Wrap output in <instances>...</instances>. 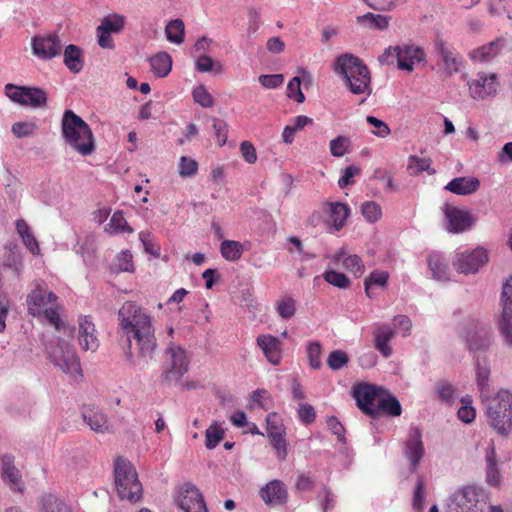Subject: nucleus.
Listing matches in <instances>:
<instances>
[{
	"mask_svg": "<svg viewBox=\"0 0 512 512\" xmlns=\"http://www.w3.org/2000/svg\"><path fill=\"white\" fill-rule=\"evenodd\" d=\"M118 319L126 338V360L142 370L154 359L157 348L151 317L134 302L127 301L119 310Z\"/></svg>",
	"mask_w": 512,
	"mask_h": 512,
	"instance_id": "f257e3e1",
	"label": "nucleus"
},
{
	"mask_svg": "<svg viewBox=\"0 0 512 512\" xmlns=\"http://www.w3.org/2000/svg\"><path fill=\"white\" fill-rule=\"evenodd\" d=\"M334 70L342 77L351 93L370 95V71L359 57L349 53L340 55L335 61Z\"/></svg>",
	"mask_w": 512,
	"mask_h": 512,
	"instance_id": "f03ea898",
	"label": "nucleus"
},
{
	"mask_svg": "<svg viewBox=\"0 0 512 512\" xmlns=\"http://www.w3.org/2000/svg\"><path fill=\"white\" fill-rule=\"evenodd\" d=\"M65 141L81 155H90L95 150L94 137L89 125L72 110H66L61 122Z\"/></svg>",
	"mask_w": 512,
	"mask_h": 512,
	"instance_id": "7ed1b4c3",
	"label": "nucleus"
},
{
	"mask_svg": "<svg viewBox=\"0 0 512 512\" xmlns=\"http://www.w3.org/2000/svg\"><path fill=\"white\" fill-rule=\"evenodd\" d=\"M114 482L118 497L131 503L142 497V484L133 464L124 457H117L114 462Z\"/></svg>",
	"mask_w": 512,
	"mask_h": 512,
	"instance_id": "20e7f679",
	"label": "nucleus"
},
{
	"mask_svg": "<svg viewBox=\"0 0 512 512\" xmlns=\"http://www.w3.org/2000/svg\"><path fill=\"white\" fill-rule=\"evenodd\" d=\"M487 415L491 426L501 435L512 430V393L500 390L487 404Z\"/></svg>",
	"mask_w": 512,
	"mask_h": 512,
	"instance_id": "39448f33",
	"label": "nucleus"
},
{
	"mask_svg": "<svg viewBox=\"0 0 512 512\" xmlns=\"http://www.w3.org/2000/svg\"><path fill=\"white\" fill-rule=\"evenodd\" d=\"M165 353L168 357V366L161 375V382L164 386L178 384L189 370V359L186 351L180 346L171 344Z\"/></svg>",
	"mask_w": 512,
	"mask_h": 512,
	"instance_id": "423d86ee",
	"label": "nucleus"
},
{
	"mask_svg": "<svg viewBox=\"0 0 512 512\" xmlns=\"http://www.w3.org/2000/svg\"><path fill=\"white\" fill-rule=\"evenodd\" d=\"M6 96L13 102L22 106H30L39 108L46 106L47 93L38 87L17 86L14 84H6Z\"/></svg>",
	"mask_w": 512,
	"mask_h": 512,
	"instance_id": "0eeeda50",
	"label": "nucleus"
},
{
	"mask_svg": "<svg viewBox=\"0 0 512 512\" xmlns=\"http://www.w3.org/2000/svg\"><path fill=\"white\" fill-rule=\"evenodd\" d=\"M50 359L66 374L74 375L81 372L80 361L74 347L63 339H58L56 346L50 351Z\"/></svg>",
	"mask_w": 512,
	"mask_h": 512,
	"instance_id": "6e6552de",
	"label": "nucleus"
},
{
	"mask_svg": "<svg viewBox=\"0 0 512 512\" xmlns=\"http://www.w3.org/2000/svg\"><path fill=\"white\" fill-rule=\"evenodd\" d=\"M382 392H385V388L369 383H359L353 387L357 407L371 418H375L378 399Z\"/></svg>",
	"mask_w": 512,
	"mask_h": 512,
	"instance_id": "1a4fd4ad",
	"label": "nucleus"
},
{
	"mask_svg": "<svg viewBox=\"0 0 512 512\" xmlns=\"http://www.w3.org/2000/svg\"><path fill=\"white\" fill-rule=\"evenodd\" d=\"M487 261V251L483 248H476L472 251L457 253L453 260V266L460 273H476Z\"/></svg>",
	"mask_w": 512,
	"mask_h": 512,
	"instance_id": "9d476101",
	"label": "nucleus"
},
{
	"mask_svg": "<svg viewBox=\"0 0 512 512\" xmlns=\"http://www.w3.org/2000/svg\"><path fill=\"white\" fill-rule=\"evenodd\" d=\"M501 299L503 302L499 331L504 343L512 347V276L503 285Z\"/></svg>",
	"mask_w": 512,
	"mask_h": 512,
	"instance_id": "9b49d317",
	"label": "nucleus"
},
{
	"mask_svg": "<svg viewBox=\"0 0 512 512\" xmlns=\"http://www.w3.org/2000/svg\"><path fill=\"white\" fill-rule=\"evenodd\" d=\"M56 299V294L48 290L47 284L43 280L36 281L26 300L29 314L41 315L47 305Z\"/></svg>",
	"mask_w": 512,
	"mask_h": 512,
	"instance_id": "f8f14e48",
	"label": "nucleus"
},
{
	"mask_svg": "<svg viewBox=\"0 0 512 512\" xmlns=\"http://www.w3.org/2000/svg\"><path fill=\"white\" fill-rule=\"evenodd\" d=\"M176 502L184 512H208L203 495L191 483H186L180 488Z\"/></svg>",
	"mask_w": 512,
	"mask_h": 512,
	"instance_id": "ddd939ff",
	"label": "nucleus"
},
{
	"mask_svg": "<svg viewBox=\"0 0 512 512\" xmlns=\"http://www.w3.org/2000/svg\"><path fill=\"white\" fill-rule=\"evenodd\" d=\"M267 435L274 449L277 451L279 459L284 460L287 456V443L284 439L285 427L280 416L275 413H269L266 417Z\"/></svg>",
	"mask_w": 512,
	"mask_h": 512,
	"instance_id": "4468645a",
	"label": "nucleus"
},
{
	"mask_svg": "<svg viewBox=\"0 0 512 512\" xmlns=\"http://www.w3.org/2000/svg\"><path fill=\"white\" fill-rule=\"evenodd\" d=\"M403 454L409 461V471L415 472L425 454V448L422 441V431L420 428H410Z\"/></svg>",
	"mask_w": 512,
	"mask_h": 512,
	"instance_id": "2eb2a0df",
	"label": "nucleus"
},
{
	"mask_svg": "<svg viewBox=\"0 0 512 512\" xmlns=\"http://www.w3.org/2000/svg\"><path fill=\"white\" fill-rule=\"evenodd\" d=\"M462 337L468 350L472 353L485 352L491 345V333L485 327H478L475 322H470Z\"/></svg>",
	"mask_w": 512,
	"mask_h": 512,
	"instance_id": "dca6fc26",
	"label": "nucleus"
},
{
	"mask_svg": "<svg viewBox=\"0 0 512 512\" xmlns=\"http://www.w3.org/2000/svg\"><path fill=\"white\" fill-rule=\"evenodd\" d=\"M446 229L453 234L462 233L472 228L475 218L465 210L447 204L444 209Z\"/></svg>",
	"mask_w": 512,
	"mask_h": 512,
	"instance_id": "f3484780",
	"label": "nucleus"
},
{
	"mask_svg": "<svg viewBox=\"0 0 512 512\" xmlns=\"http://www.w3.org/2000/svg\"><path fill=\"white\" fill-rule=\"evenodd\" d=\"M31 46L34 55L44 60H49L59 56L62 51L61 40L56 34L34 36Z\"/></svg>",
	"mask_w": 512,
	"mask_h": 512,
	"instance_id": "a211bd4d",
	"label": "nucleus"
},
{
	"mask_svg": "<svg viewBox=\"0 0 512 512\" xmlns=\"http://www.w3.org/2000/svg\"><path fill=\"white\" fill-rule=\"evenodd\" d=\"M397 49V66L400 70L412 72L415 62L425 60L426 54L424 50L414 44L403 43L397 45Z\"/></svg>",
	"mask_w": 512,
	"mask_h": 512,
	"instance_id": "6ab92c4d",
	"label": "nucleus"
},
{
	"mask_svg": "<svg viewBox=\"0 0 512 512\" xmlns=\"http://www.w3.org/2000/svg\"><path fill=\"white\" fill-rule=\"evenodd\" d=\"M260 497L266 504L277 506L287 502L288 493L282 481L272 480L260 489Z\"/></svg>",
	"mask_w": 512,
	"mask_h": 512,
	"instance_id": "aec40b11",
	"label": "nucleus"
},
{
	"mask_svg": "<svg viewBox=\"0 0 512 512\" xmlns=\"http://www.w3.org/2000/svg\"><path fill=\"white\" fill-rule=\"evenodd\" d=\"M470 94L474 99H485L496 92V76L484 73L478 74V78L469 83Z\"/></svg>",
	"mask_w": 512,
	"mask_h": 512,
	"instance_id": "412c9836",
	"label": "nucleus"
},
{
	"mask_svg": "<svg viewBox=\"0 0 512 512\" xmlns=\"http://www.w3.org/2000/svg\"><path fill=\"white\" fill-rule=\"evenodd\" d=\"M95 325L90 316L80 317L79 320V344L84 350L95 351L98 346V339L95 335Z\"/></svg>",
	"mask_w": 512,
	"mask_h": 512,
	"instance_id": "4be33fe9",
	"label": "nucleus"
},
{
	"mask_svg": "<svg viewBox=\"0 0 512 512\" xmlns=\"http://www.w3.org/2000/svg\"><path fill=\"white\" fill-rule=\"evenodd\" d=\"M453 503L457 506V512H469L480 506H486V503L477 499L476 489L473 487H464L453 495Z\"/></svg>",
	"mask_w": 512,
	"mask_h": 512,
	"instance_id": "5701e85b",
	"label": "nucleus"
},
{
	"mask_svg": "<svg viewBox=\"0 0 512 512\" xmlns=\"http://www.w3.org/2000/svg\"><path fill=\"white\" fill-rule=\"evenodd\" d=\"M435 49L443 62V73L446 77H451L459 70L461 59L453 56L451 49L441 38H437L435 42Z\"/></svg>",
	"mask_w": 512,
	"mask_h": 512,
	"instance_id": "b1692460",
	"label": "nucleus"
},
{
	"mask_svg": "<svg viewBox=\"0 0 512 512\" xmlns=\"http://www.w3.org/2000/svg\"><path fill=\"white\" fill-rule=\"evenodd\" d=\"M480 188V181L476 177H456L444 187L445 190L460 196L474 194Z\"/></svg>",
	"mask_w": 512,
	"mask_h": 512,
	"instance_id": "393cba45",
	"label": "nucleus"
},
{
	"mask_svg": "<svg viewBox=\"0 0 512 512\" xmlns=\"http://www.w3.org/2000/svg\"><path fill=\"white\" fill-rule=\"evenodd\" d=\"M402 413V407L395 395L385 389L378 399L376 407L375 418L378 419L381 415L385 414L392 417L400 416Z\"/></svg>",
	"mask_w": 512,
	"mask_h": 512,
	"instance_id": "a878e982",
	"label": "nucleus"
},
{
	"mask_svg": "<svg viewBox=\"0 0 512 512\" xmlns=\"http://www.w3.org/2000/svg\"><path fill=\"white\" fill-rule=\"evenodd\" d=\"M257 344L271 364L278 365L280 363L281 342L278 338L272 335H259Z\"/></svg>",
	"mask_w": 512,
	"mask_h": 512,
	"instance_id": "bb28decb",
	"label": "nucleus"
},
{
	"mask_svg": "<svg viewBox=\"0 0 512 512\" xmlns=\"http://www.w3.org/2000/svg\"><path fill=\"white\" fill-rule=\"evenodd\" d=\"M394 334V330L386 324L378 325L373 331L374 346L385 358H389L392 355V348L389 342Z\"/></svg>",
	"mask_w": 512,
	"mask_h": 512,
	"instance_id": "cd10ccee",
	"label": "nucleus"
},
{
	"mask_svg": "<svg viewBox=\"0 0 512 512\" xmlns=\"http://www.w3.org/2000/svg\"><path fill=\"white\" fill-rule=\"evenodd\" d=\"M0 469L3 480L8 482L13 490L17 489L21 491V488L18 487L21 480V474L14 465V456L11 454H3L0 457Z\"/></svg>",
	"mask_w": 512,
	"mask_h": 512,
	"instance_id": "c85d7f7f",
	"label": "nucleus"
},
{
	"mask_svg": "<svg viewBox=\"0 0 512 512\" xmlns=\"http://www.w3.org/2000/svg\"><path fill=\"white\" fill-rule=\"evenodd\" d=\"M428 267L432 273V277L438 281L449 280V268L442 254L432 252L427 258Z\"/></svg>",
	"mask_w": 512,
	"mask_h": 512,
	"instance_id": "c756f323",
	"label": "nucleus"
},
{
	"mask_svg": "<svg viewBox=\"0 0 512 512\" xmlns=\"http://www.w3.org/2000/svg\"><path fill=\"white\" fill-rule=\"evenodd\" d=\"M64 64L72 73H79L84 67L83 50L74 44L66 46Z\"/></svg>",
	"mask_w": 512,
	"mask_h": 512,
	"instance_id": "7c9ffc66",
	"label": "nucleus"
},
{
	"mask_svg": "<svg viewBox=\"0 0 512 512\" xmlns=\"http://www.w3.org/2000/svg\"><path fill=\"white\" fill-rule=\"evenodd\" d=\"M84 421L95 432H105L108 429L107 417L95 408H84L82 411Z\"/></svg>",
	"mask_w": 512,
	"mask_h": 512,
	"instance_id": "2f4dec72",
	"label": "nucleus"
},
{
	"mask_svg": "<svg viewBox=\"0 0 512 512\" xmlns=\"http://www.w3.org/2000/svg\"><path fill=\"white\" fill-rule=\"evenodd\" d=\"M329 206V218L336 231H339L345 225V221L350 214V208L348 205L342 202H328Z\"/></svg>",
	"mask_w": 512,
	"mask_h": 512,
	"instance_id": "473e14b6",
	"label": "nucleus"
},
{
	"mask_svg": "<svg viewBox=\"0 0 512 512\" xmlns=\"http://www.w3.org/2000/svg\"><path fill=\"white\" fill-rule=\"evenodd\" d=\"M150 66L152 72L157 77H165L169 74L172 68V58L165 52L161 51L153 55L150 59Z\"/></svg>",
	"mask_w": 512,
	"mask_h": 512,
	"instance_id": "72a5a7b5",
	"label": "nucleus"
},
{
	"mask_svg": "<svg viewBox=\"0 0 512 512\" xmlns=\"http://www.w3.org/2000/svg\"><path fill=\"white\" fill-rule=\"evenodd\" d=\"M477 386L483 395L489 392L490 366L485 357L475 356Z\"/></svg>",
	"mask_w": 512,
	"mask_h": 512,
	"instance_id": "f704fd0d",
	"label": "nucleus"
},
{
	"mask_svg": "<svg viewBox=\"0 0 512 512\" xmlns=\"http://www.w3.org/2000/svg\"><path fill=\"white\" fill-rule=\"evenodd\" d=\"M389 20L390 17L380 14H373L371 12H368L361 16H357L356 18L357 24L370 29L378 30L386 29L389 25Z\"/></svg>",
	"mask_w": 512,
	"mask_h": 512,
	"instance_id": "c9c22d12",
	"label": "nucleus"
},
{
	"mask_svg": "<svg viewBox=\"0 0 512 512\" xmlns=\"http://www.w3.org/2000/svg\"><path fill=\"white\" fill-rule=\"evenodd\" d=\"M495 449L491 447L486 452V481L491 486H498L501 481V473L495 459Z\"/></svg>",
	"mask_w": 512,
	"mask_h": 512,
	"instance_id": "e433bc0d",
	"label": "nucleus"
},
{
	"mask_svg": "<svg viewBox=\"0 0 512 512\" xmlns=\"http://www.w3.org/2000/svg\"><path fill=\"white\" fill-rule=\"evenodd\" d=\"M166 38L174 44H182L185 40V24L177 18L169 21L165 27Z\"/></svg>",
	"mask_w": 512,
	"mask_h": 512,
	"instance_id": "4c0bfd02",
	"label": "nucleus"
},
{
	"mask_svg": "<svg viewBox=\"0 0 512 512\" xmlns=\"http://www.w3.org/2000/svg\"><path fill=\"white\" fill-rule=\"evenodd\" d=\"M42 512H72L71 508L54 494H46L41 497Z\"/></svg>",
	"mask_w": 512,
	"mask_h": 512,
	"instance_id": "58836bf2",
	"label": "nucleus"
},
{
	"mask_svg": "<svg viewBox=\"0 0 512 512\" xmlns=\"http://www.w3.org/2000/svg\"><path fill=\"white\" fill-rule=\"evenodd\" d=\"M500 51V45L497 41H492L483 45L470 53L471 59L479 62H488L493 59Z\"/></svg>",
	"mask_w": 512,
	"mask_h": 512,
	"instance_id": "ea45409f",
	"label": "nucleus"
},
{
	"mask_svg": "<svg viewBox=\"0 0 512 512\" xmlns=\"http://www.w3.org/2000/svg\"><path fill=\"white\" fill-rule=\"evenodd\" d=\"M126 22V18L123 15L114 13L105 16L101 24L97 27V30H105L110 33H119L123 30Z\"/></svg>",
	"mask_w": 512,
	"mask_h": 512,
	"instance_id": "a19ab883",
	"label": "nucleus"
},
{
	"mask_svg": "<svg viewBox=\"0 0 512 512\" xmlns=\"http://www.w3.org/2000/svg\"><path fill=\"white\" fill-rule=\"evenodd\" d=\"M225 431L217 423L211 424L205 431V446L207 449H214L224 438Z\"/></svg>",
	"mask_w": 512,
	"mask_h": 512,
	"instance_id": "79ce46f5",
	"label": "nucleus"
},
{
	"mask_svg": "<svg viewBox=\"0 0 512 512\" xmlns=\"http://www.w3.org/2000/svg\"><path fill=\"white\" fill-rule=\"evenodd\" d=\"M220 252L226 260L236 261L242 256V245L237 241L224 240L220 245Z\"/></svg>",
	"mask_w": 512,
	"mask_h": 512,
	"instance_id": "37998d69",
	"label": "nucleus"
},
{
	"mask_svg": "<svg viewBox=\"0 0 512 512\" xmlns=\"http://www.w3.org/2000/svg\"><path fill=\"white\" fill-rule=\"evenodd\" d=\"M431 159L430 158H420L415 155H411L409 157L408 169L411 171V174H418L420 172L426 171L429 175H434L436 170L431 167Z\"/></svg>",
	"mask_w": 512,
	"mask_h": 512,
	"instance_id": "c03bdc74",
	"label": "nucleus"
},
{
	"mask_svg": "<svg viewBox=\"0 0 512 512\" xmlns=\"http://www.w3.org/2000/svg\"><path fill=\"white\" fill-rule=\"evenodd\" d=\"M389 273L386 271H378L374 270L370 273V275L364 281L365 293L371 298V286L377 285L380 287H385L388 283Z\"/></svg>",
	"mask_w": 512,
	"mask_h": 512,
	"instance_id": "a18cd8bd",
	"label": "nucleus"
},
{
	"mask_svg": "<svg viewBox=\"0 0 512 512\" xmlns=\"http://www.w3.org/2000/svg\"><path fill=\"white\" fill-rule=\"evenodd\" d=\"M45 315V318L51 323L56 330L61 331L69 336H72L75 328L73 326L67 325L63 323L60 319L59 313L53 308H45L42 312Z\"/></svg>",
	"mask_w": 512,
	"mask_h": 512,
	"instance_id": "49530a36",
	"label": "nucleus"
},
{
	"mask_svg": "<svg viewBox=\"0 0 512 512\" xmlns=\"http://www.w3.org/2000/svg\"><path fill=\"white\" fill-rule=\"evenodd\" d=\"M435 393L440 401L446 404H452L455 400L454 386L447 380H439L435 384Z\"/></svg>",
	"mask_w": 512,
	"mask_h": 512,
	"instance_id": "de8ad7c7",
	"label": "nucleus"
},
{
	"mask_svg": "<svg viewBox=\"0 0 512 512\" xmlns=\"http://www.w3.org/2000/svg\"><path fill=\"white\" fill-rule=\"evenodd\" d=\"M4 265L12 269L17 275L20 274L23 267V262L21 252L17 245L9 248Z\"/></svg>",
	"mask_w": 512,
	"mask_h": 512,
	"instance_id": "09e8293b",
	"label": "nucleus"
},
{
	"mask_svg": "<svg viewBox=\"0 0 512 512\" xmlns=\"http://www.w3.org/2000/svg\"><path fill=\"white\" fill-rule=\"evenodd\" d=\"M351 141L348 137L339 135L330 141V152L334 157H342L350 151Z\"/></svg>",
	"mask_w": 512,
	"mask_h": 512,
	"instance_id": "8fccbe9b",
	"label": "nucleus"
},
{
	"mask_svg": "<svg viewBox=\"0 0 512 512\" xmlns=\"http://www.w3.org/2000/svg\"><path fill=\"white\" fill-rule=\"evenodd\" d=\"M196 70L199 72H212L220 73L222 65L218 61H214L210 56L203 54L199 56L195 62Z\"/></svg>",
	"mask_w": 512,
	"mask_h": 512,
	"instance_id": "3c124183",
	"label": "nucleus"
},
{
	"mask_svg": "<svg viewBox=\"0 0 512 512\" xmlns=\"http://www.w3.org/2000/svg\"><path fill=\"white\" fill-rule=\"evenodd\" d=\"M349 362L348 354L343 350H333L327 358V365L333 371L341 370Z\"/></svg>",
	"mask_w": 512,
	"mask_h": 512,
	"instance_id": "603ef678",
	"label": "nucleus"
},
{
	"mask_svg": "<svg viewBox=\"0 0 512 512\" xmlns=\"http://www.w3.org/2000/svg\"><path fill=\"white\" fill-rule=\"evenodd\" d=\"M323 277L329 284L340 289H346L350 285L349 278L344 273L335 270L326 271Z\"/></svg>",
	"mask_w": 512,
	"mask_h": 512,
	"instance_id": "864d4df0",
	"label": "nucleus"
},
{
	"mask_svg": "<svg viewBox=\"0 0 512 512\" xmlns=\"http://www.w3.org/2000/svg\"><path fill=\"white\" fill-rule=\"evenodd\" d=\"M139 240L141 241L144 251L148 254H151L154 257L160 256V247L154 241L153 235L148 231H141L139 233Z\"/></svg>",
	"mask_w": 512,
	"mask_h": 512,
	"instance_id": "5fc2aeb1",
	"label": "nucleus"
},
{
	"mask_svg": "<svg viewBox=\"0 0 512 512\" xmlns=\"http://www.w3.org/2000/svg\"><path fill=\"white\" fill-rule=\"evenodd\" d=\"M363 217L370 223H374L381 217V207L374 201H366L361 206Z\"/></svg>",
	"mask_w": 512,
	"mask_h": 512,
	"instance_id": "6e6d98bb",
	"label": "nucleus"
},
{
	"mask_svg": "<svg viewBox=\"0 0 512 512\" xmlns=\"http://www.w3.org/2000/svg\"><path fill=\"white\" fill-rule=\"evenodd\" d=\"M276 310L281 318L290 319L296 311L294 299L290 296H285L277 303Z\"/></svg>",
	"mask_w": 512,
	"mask_h": 512,
	"instance_id": "4d7b16f0",
	"label": "nucleus"
},
{
	"mask_svg": "<svg viewBox=\"0 0 512 512\" xmlns=\"http://www.w3.org/2000/svg\"><path fill=\"white\" fill-rule=\"evenodd\" d=\"M108 226L112 229V232L114 233L133 232V229L128 225L127 221L125 220L122 211H116L112 215Z\"/></svg>",
	"mask_w": 512,
	"mask_h": 512,
	"instance_id": "13d9d810",
	"label": "nucleus"
},
{
	"mask_svg": "<svg viewBox=\"0 0 512 512\" xmlns=\"http://www.w3.org/2000/svg\"><path fill=\"white\" fill-rule=\"evenodd\" d=\"M321 344L319 341L309 342L307 346V357L309 365L312 369H319L322 365L321 360Z\"/></svg>",
	"mask_w": 512,
	"mask_h": 512,
	"instance_id": "bf43d9fd",
	"label": "nucleus"
},
{
	"mask_svg": "<svg viewBox=\"0 0 512 512\" xmlns=\"http://www.w3.org/2000/svg\"><path fill=\"white\" fill-rule=\"evenodd\" d=\"M178 171L181 177H191L198 171V163L191 158L182 156L180 158Z\"/></svg>",
	"mask_w": 512,
	"mask_h": 512,
	"instance_id": "052dcab7",
	"label": "nucleus"
},
{
	"mask_svg": "<svg viewBox=\"0 0 512 512\" xmlns=\"http://www.w3.org/2000/svg\"><path fill=\"white\" fill-rule=\"evenodd\" d=\"M298 418L304 425L312 424L316 419V411L311 404L300 403L297 409Z\"/></svg>",
	"mask_w": 512,
	"mask_h": 512,
	"instance_id": "680f3d73",
	"label": "nucleus"
},
{
	"mask_svg": "<svg viewBox=\"0 0 512 512\" xmlns=\"http://www.w3.org/2000/svg\"><path fill=\"white\" fill-rule=\"evenodd\" d=\"M193 99L202 107L209 108L214 104V99L204 86L196 87L193 90Z\"/></svg>",
	"mask_w": 512,
	"mask_h": 512,
	"instance_id": "e2e57ef3",
	"label": "nucleus"
},
{
	"mask_svg": "<svg viewBox=\"0 0 512 512\" xmlns=\"http://www.w3.org/2000/svg\"><path fill=\"white\" fill-rule=\"evenodd\" d=\"M133 256L129 250L121 251L117 257V269L120 272H133L134 271V265H133Z\"/></svg>",
	"mask_w": 512,
	"mask_h": 512,
	"instance_id": "0e129e2a",
	"label": "nucleus"
},
{
	"mask_svg": "<svg viewBox=\"0 0 512 512\" xmlns=\"http://www.w3.org/2000/svg\"><path fill=\"white\" fill-rule=\"evenodd\" d=\"M343 266L353 272L356 276H361L364 272V265L358 255H349L343 259Z\"/></svg>",
	"mask_w": 512,
	"mask_h": 512,
	"instance_id": "69168bd1",
	"label": "nucleus"
},
{
	"mask_svg": "<svg viewBox=\"0 0 512 512\" xmlns=\"http://www.w3.org/2000/svg\"><path fill=\"white\" fill-rule=\"evenodd\" d=\"M366 121L375 128L372 133L378 137L385 138L391 133L389 126L384 121L374 116H367Z\"/></svg>",
	"mask_w": 512,
	"mask_h": 512,
	"instance_id": "338daca9",
	"label": "nucleus"
},
{
	"mask_svg": "<svg viewBox=\"0 0 512 512\" xmlns=\"http://www.w3.org/2000/svg\"><path fill=\"white\" fill-rule=\"evenodd\" d=\"M37 126L32 122H17L12 126V132L17 138L28 137L34 133Z\"/></svg>",
	"mask_w": 512,
	"mask_h": 512,
	"instance_id": "774afa93",
	"label": "nucleus"
}]
</instances>
